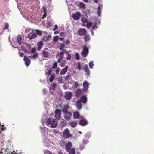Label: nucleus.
Here are the masks:
<instances>
[{"label": "nucleus", "instance_id": "1", "mask_svg": "<svg viewBox=\"0 0 154 154\" xmlns=\"http://www.w3.org/2000/svg\"><path fill=\"white\" fill-rule=\"evenodd\" d=\"M89 50L88 48L86 46H84L83 48V50L81 52V54L83 57H85L88 54Z\"/></svg>", "mask_w": 154, "mask_h": 154}, {"label": "nucleus", "instance_id": "2", "mask_svg": "<svg viewBox=\"0 0 154 154\" xmlns=\"http://www.w3.org/2000/svg\"><path fill=\"white\" fill-rule=\"evenodd\" d=\"M63 137L67 139L69 137H72V134L69 133V131L68 129H66L64 130L63 133Z\"/></svg>", "mask_w": 154, "mask_h": 154}, {"label": "nucleus", "instance_id": "3", "mask_svg": "<svg viewBox=\"0 0 154 154\" xmlns=\"http://www.w3.org/2000/svg\"><path fill=\"white\" fill-rule=\"evenodd\" d=\"M55 116L57 120L59 119L61 116V110L60 109H57L55 111Z\"/></svg>", "mask_w": 154, "mask_h": 154}, {"label": "nucleus", "instance_id": "4", "mask_svg": "<svg viewBox=\"0 0 154 154\" xmlns=\"http://www.w3.org/2000/svg\"><path fill=\"white\" fill-rule=\"evenodd\" d=\"M70 106L68 104H64L63 106L61 107V111L65 113L68 112V109L69 108Z\"/></svg>", "mask_w": 154, "mask_h": 154}, {"label": "nucleus", "instance_id": "5", "mask_svg": "<svg viewBox=\"0 0 154 154\" xmlns=\"http://www.w3.org/2000/svg\"><path fill=\"white\" fill-rule=\"evenodd\" d=\"M78 35L81 36L85 35L87 33V31L85 28H79L78 30Z\"/></svg>", "mask_w": 154, "mask_h": 154}, {"label": "nucleus", "instance_id": "6", "mask_svg": "<svg viewBox=\"0 0 154 154\" xmlns=\"http://www.w3.org/2000/svg\"><path fill=\"white\" fill-rule=\"evenodd\" d=\"M81 15L80 12H77L72 14V17L74 20H78L79 19Z\"/></svg>", "mask_w": 154, "mask_h": 154}, {"label": "nucleus", "instance_id": "7", "mask_svg": "<svg viewBox=\"0 0 154 154\" xmlns=\"http://www.w3.org/2000/svg\"><path fill=\"white\" fill-rule=\"evenodd\" d=\"M64 113V118L67 121L69 120L71 117V113L70 112H68Z\"/></svg>", "mask_w": 154, "mask_h": 154}, {"label": "nucleus", "instance_id": "8", "mask_svg": "<svg viewBox=\"0 0 154 154\" xmlns=\"http://www.w3.org/2000/svg\"><path fill=\"white\" fill-rule=\"evenodd\" d=\"M84 70L86 73V75L89 76L90 74V72L89 69H88V66L87 64H86L84 66Z\"/></svg>", "mask_w": 154, "mask_h": 154}, {"label": "nucleus", "instance_id": "9", "mask_svg": "<svg viewBox=\"0 0 154 154\" xmlns=\"http://www.w3.org/2000/svg\"><path fill=\"white\" fill-rule=\"evenodd\" d=\"M72 94L71 92H66L64 96V97L66 100H69L72 97Z\"/></svg>", "mask_w": 154, "mask_h": 154}, {"label": "nucleus", "instance_id": "10", "mask_svg": "<svg viewBox=\"0 0 154 154\" xmlns=\"http://www.w3.org/2000/svg\"><path fill=\"white\" fill-rule=\"evenodd\" d=\"M24 61H25V63L26 65L29 66L30 63V60L26 56H24L23 58Z\"/></svg>", "mask_w": 154, "mask_h": 154}, {"label": "nucleus", "instance_id": "11", "mask_svg": "<svg viewBox=\"0 0 154 154\" xmlns=\"http://www.w3.org/2000/svg\"><path fill=\"white\" fill-rule=\"evenodd\" d=\"M83 91H86L89 87L88 82L86 81H85L83 84Z\"/></svg>", "mask_w": 154, "mask_h": 154}, {"label": "nucleus", "instance_id": "12", "mask_svg": "<svg viewBox=\"0 0 154 154\" xmlns=\"http://www.w3.org/2000/svg\"><path fill=\"white\" fill-rule=\"evenodd\" d=\"M46 50H48V49L47 48H45L44 49V50L43 51V52H42V54L43 55V57L45 58H47L48 57L49 55V53Z\"/></svg>", "mask_w": 154, "mask_h": 154}, {"label": "nucleus", "instance_id": "13", "mask_svg": "<svg viewBox=\"0 0 154 154\" xmlns=\"http://www.w3.org/2000/svg\"><path fill=\"white\" fill-rule=\"evenodd\" d=\"M88 124V122L86 120L82 119L79 120V124L82 126L86 125Z\"/></svg>", "mask_w": 154, "mask_h": 154}, {"label": "nucleus", "instance_id": "14", "mask_svg": "<svg viewBox=\"0 0 154 154\" xmlns=\"http://www.w3.org/2000/svg\"><path fill=\"white\" fill-rule=\"evenodd\" d=\"M72 146V145L71 142H68L65 146L66 150L68 152H69V150L71 149V148Z\"/></svg>", "mask_w": 154, "mask_h": 154}, {"label": "nucleus", "instance_id": "15", "mask_svg": "<svg viewBox=\"0 0 154 154\" xmlns=\"http://www.w3.org/2000/svg\"><path fill=\"white\" fill-rule=\"evenodd\" d=\"M76 105L78 109H81L82 108V105L81 104V100H79L76 102Z\"/></svg>", "mask_w": 154, "mask_h": 154}, {"label": "nucleus", "instance_id": "16", "mask_svg": "<svg viewBox=\"0 0 154 154\" xmlns=\"http://www.w3.org/2000/svg\"><path fill=\"white\" fill-rule=\"evenodd\" d=\"M82 92V90L78 89L75 92V96L76 97H79L81 94Z\"/></svg>", "mask_w": 154, "mask_h": 154}, {"label": "nucleus", "instance_id": "17", "mask_svg": "<svg viewBox=\"0 0 154 154\" xmlns=\"http://www.w3.org/2000/svg\"><path fill=\"white\" fill-rule=\"evenodd\" d=\"M43 45V43L42 41H40L38 42L37 44V49L38 51H39L41 49Z\"/></svg>", "mask_w": 154, "mask_h": 154}, {"label": "nucleus", "instance_id": "18", "mask_svg": "<svg viewBox=\"0 0 154 154\" xmlns=\"http://www.w3.org/2000/svg\"><path fill=\"white\" fill-rule=\"evenodd\" d=\"M79 100H81V102H82V103L85 104L87 101V97L85 96H83L81 97Z\"/></svg>", "mask_w": 154, "mask_h": 154}, {"label": "nucleus", "instance_id": "19", "mask_svg": "<svg viewBox=\"0 0 154 154\" xmlns=\"http://www.w3.org/2000/svg\"><path fill=\"white\" fill-rule=\"evenodd\" d=\"M57 125V122L55 119H54L51 122V127L52 128H54L56 127Z\"/></svg>", "mask_w": 154, "mask_h": 154}, {"label": "nucleus", "instance_id": "20", "mask_svg": "<svg viewBox=\"0 0 154 154\" xmlns=\"http://www.w3.org/2000/svg\"><path fill=\"white\" fill-rule=\"evenodd\" d=\"M68 69V66H66V67L63 69L60 72V74L61 75H64L67 71Z\"/></svg>", "mask_w": 154, "mask_h": 154}, {"label": "nucleus", "instance_id": "21", "mask_svg": "<svg viewBox=\"0 0 154 154\" xmlns=\"http://www.w3.org/2000/svg\"><path fill=\"white\" fill-rule=\"evenodd\" d=\"M36 36V34L35 33L29 34L28 35V38H29L30 39H32L35 38Z\"/></svg>", "mask_w": 154, "mask_h": 154}, {"label": "nucleus", "instance_id": "22", "mask_svg": "<svg viewBox=\"0 0 154 154\" xmlns=\"http://www.w3.org/2000/svg\"><path fill=\"white\" fill-rule=\"evenodd\" d=\"M73 117L74 119H78L80 118L79 113L77 111H75L73 113Z\"/></svg>", "mask_w": 154, "mask_h": 154}, {"label": "nucleus", "instance_id": "23", "mask_svg": "<svg viewBox=\"0 0 154 154\" xmlns=\"http://www.w3.org/2000/svg\"><path fill=\"white\" fill-rule=\"evenodd\" d=\"M77 124V121H70L69 122V125L72 127H75Z\"/></svg>", "mask_w": 154, "mask_h": 154}, {"label": "nucleus", "instance_id": "24", "mask_svg": "<svg viewBox=\"0 0 154 154\" xmlns=\"http://www.w3.org/2000/svg\"><path fill=\"white\" fill-rule=\"evenodd\" d=\"M66 121L64 120H63V121H61L60 123V126L61 127H63L66 125Z\"/></svg>", "mask_w": 154, "mask_h": 154}, {"label": "nucleus", "instance_id": "25", "mask_svg": "<svg viewBox=\"0 0 154 154\" xmlns=\"http://www.w3.org/2000/svg\"><path fill=\"white\" fill-rule=\"evenodd\" d=\"M17 41L20 45H22L21 38L20 36H18L17 38Z\"/></svg>", "mask_w": 154, "mask_h": 154}, {"label": "nucleus", "instance_id": "26", "mask_svg": "<svg viewBox=\"0 0 154 154\" xmlns=\"http://www.w3.org/2000/svg\"><path fill=\"white\" fill-rule=\"evenodd\" d=\"M79 7L82 9H84L85 8V5L82 2H80L79 4Z\"/></svg>", "mask_w": 154, "mask_h": 154}, {"label": "nucleus", "instance_id": "27", "mask_svg": "<svg viewBox=\"0 0 154 154\" xmlns=\"http://www.w3.org/2000/svg\"><path fill=\"white\" fill-rule=\"evenodd\" d=\"M55 74L54 73L53 74L50 78L49 79V81L50 82H52L55 78L54 77Z\"/></svg>", "mask_w": 154, "mask_h": 154}, {"label": "nucleus", "instance_id": "28", "mask_svg": "<svg viewBox=\"0 0 154 154\" xmlns=\"http://www.w3.org/2000/svg\"><path fill=\"white\" fill-rule=\"evenodd\" d=\"M77 69L79 71H80L81 70L82 67L81 65V63L80 62H78L76 65Z\"/></svg>", "mask_w": 154, "mask_h": 154}, {"label": "nucleus", "instance_id": "29", "mask_svg": "<svg viewBox=\"0 0 154 154\" xmlns=\"http://www.w3.org/2000/svg\"><path fill=\"white\" fill-rule=\"evenodd\" d=\"M38 54L35 53L33 55H32L30 56H28L29 57H30V58H33V59H35L38 57Z\"/></svg>", "mask_w": 154, "mask_h": 154}, {"label": "nucleus", "instance_id": "30", "mask_svg": "<svg viewBox=\"0 0 154 154\" xmlns=\"http://www.w3.org/2000/svg\"><path fill=\"white\" fill-rule=\"evenodd\" d=\"M57 86V84L56 83H53L52 84L51 87H50V89L52 90H55V87L56 86Z\"/></svg>", "mask_w": 154, "mask_h": 154}, {"label": "nucleus", "instance_id": "31", "mask_svg": "<svg viewBox=\"0 0 154 154\" xmlns=\"http://www.w3.org/2000/svg\"><path fill=\"white\" fill-rule=\"evenodd\" d=\"M51 37V35H49L47 38L44 37H43V39H44V40L45 41H48L50 40Z\"/></svg>", "mask_w": 154, "mask_h": 154}, {"label": "nucleus", "instance_id": "32", "mask_svg": "<svg viewBox=\"0 0 154 154\" xmlns=\"http://www.w3.org/2000/svg\"><path fill=\"white\" fill-rule=\"evenodd\" d=\"M51 122L52 121L51 119H48L46 122V124L48 126H49V125L51 126Z\"/></svg>", "mask_w": 154, "mask_h": 154}, {"label": "nucleus", "instance_id": "33", "mask_svg": "<svg viewBox=\"0 0 154 154\" xmlns=\"http://www.w3.org/2000/svg\"><path fill=\"white\" fill-rule=\"evenodd\" d=\"M66 62V60H63L61 63L60 66L61 67H63L65 66V64Z\"/></svg>", "mask_w": 154, "mask_h": 154}, {"label": "nucleus", "instance_id": "34", "mask_svg": "<svg viewBox=\"0 0 154 154\" xmlns=\"http://www.w3.org/2000/svg\"><path fill=\"white\" fill-rule=\"evenodd\" d=\"M9 28V25L7 23H5L4 25V27L3 29V30H6Z\"/></svg>", "mask_w": 154, "mask_h": 154}, {"label": "nucleus", "instance_id": "35", "mask_svg": "<svg viewBox=\"0 0 154 154\" xmlns=\"http://www.w3.org/2000/svg\"><path fill=\"white\" fill-rule=\"evenodd\" d=\"M65 48V45L63 44H61L60 46V51L63 50Z\"/></svg>", "mask_w": 154, "mask_h": 154}, {"label": "nucleus", "instance_id": "36", "mask_svg": "<svg viewBox=\"0 0 154 154\" xmlns=\"http://www.w3.org/2000/svg\"><path fill=\"white\" fill-rule=\"evenodd\" d=\"M69 154H75V149L74 148L71 149L69 150Z\"/></svg>", "mask_w": 154, "mask_h": 154}, {"label": "nucleus", "instance_id": "37", "mask_svg": "<svg viewBox=\"0 0 154 154\" xmlns=\"http://www.w3.org/2000/svg\"><path fill=\"white\" fill-rule=\"evenodd\" d=\"M89 65L90 68H93V66L94 65V64H93V61H91L89 63Z\"/></svg>", "mask_w": 154, "mask_h": 154}, {"label": "nucleus", "instance_id": "38", "mask_svg": "<svg viewBox=\"0 0 154 154\" xmlns=\"http://www.w3.org/2000/svg\"><path fill=\"white\" fill-rule=\"evenodd\" d=\"M85 41L86 42H87L89 41L90 40L89 36L86 35L84 37Z\"/></svg>", "mask_w": 154, "mask_h": 154}, {"label": "nucleus", "instance_id": "39", "mask_svg": "<svg viewBox=\"0 0 154 154\" xmlns=\"http://www.w3.org/2000/svg\"><path fill=\"white\" fill-rule=\"evenodd\" d=\"M5 153L8 154V151L7 150L5 149H2L1 152H0V153Z\"/></svg>", "mask_w": 154, "mask_h": 154}, {"label": "nucleus", "instance_id": "40", "mask_svg": "<svg viewBox=\"0 0 154 154\" xmlns=\"http://www.w3.org/2000/svg\"><path fill=\"white\" fill-rule=\"evenodd\" d=\"M21 48L25 53L28 52V51L27 50L26 48L22 46H21Z\"/></svg>", "mask_w": 154, "mask_h": 154}, {"label": "nucleus", "instance_id": "41", "mask_svg": "<svg viewBox=\"0 0 154 154\" xmlns=\"http://www.w3.org/2000/svg\"><path fill=\"white\" fill-rule=\"evenodd\" d=\"M24 44L26 47L28 49L30 48L31 47V45L30 44L26 43H24Z\"/></svg>", "mask_w": 154, "mask_h": 154}, {"label": "nucleus", "instance_id": "42", "mask_svg": "<svg viewBox=\"0 0 154 154\" xmlns=\"http://www.w3.org/2000/svg\"><path fill=\"white\" fill-rule=\"evenodd\" d=\"M36 35L37 34L38 35H40L42 34V31H40L37 29L36 30Z\"/></svg>", "mask_w": 154, "mask_h": 154}, {"label": "nucleus", "instance_id": "43", "mask_svg": "<svg viewBox=\"0 0 154 154\" xmlns=\"http://www.w3.org/2000/svg\"><path fill=\"white\" fill-rule=\"evenodd\" d=\"M81 21L83 23H85L87 22V20L85 18L82 17L81 18Z\"/></svg>", "mask_w": 154, "mask_h": 154}, {"label": "nucleus", "instance_id": "44", "mask_svg": "<svg viewBox=\"0 0 154 154\" xmlns=\"http://www.w3.org/2000/svg\"><path fill=\"white\" fill-rule=\"evenodd\" d=\"M75 59L76 60L79 59V55L78 53H76L75 54Z\"/></svg>", "mask_w": 154, "mask_h": 154}, {"label": "nucleus", "instance_id": "45", "mask_svg": "<svg viewBox=\"0 0 154 154\" xmlns=\"http://www.w3.org/2000/svg\"><path fill=\"white\" fill-rule=\"evenodd\" d=\"M71 57V55L69 54H68L67 56L66 57V59L67 60H70Z\"/></svg>", "mask_w": 154, "mask_h": 154}, {"label": "nucleus", "instance_id": "46", "mask_svg": "<svg viewBox=\"0 0 154 154\" xmlns=\"http://www.w3.org/2000/svg\"><path fill=\"white\" fill-rule=\"evenodd\" d=\"M59 37L58 36H55L53 38V41L55 42H57L58 39Z\"/></svg>", "mask_w": 154, "mask_h": 154}, {"label": "nucleus", "instance_id": "47", "mask_svg": "<svg viewBox=\"0 0 154 154\" xmlns=\"http://www.w3.org/2000/svg\"><path fill=\"white\" fill-rule=\"evenodd\" d=\"M92 24V23L91 22L88 23L87 24V26L88 28H89Z\"/></svg>", "mask_w": 154, "mask_h": 154}, {"label": "nucleus", "instance_id": "48", "mask_svg": "<svg viewBox=\"0 0 154 154\" xmlns=\"http://www.w3.org/2000/svg\"><path fill=\"white\" fill-rule=\"evenodd\" d=\"M79 84L78 81H76L74 84V87L75 88H76L78 86H79Z\"/></svg>", "mask_w": 154, "mask_h": 154}, {"label": "nucleus", "instance_id": "49", "mask_svg": "<svg viewBox=\"0 0 154 154\" xmlns=\"http://www.w3.org/2000/svg\"><path fill=\"white\" fill-rule=\"evenodd\" d=\"M57 63L56 62H55L53 64V65L52 67L53 69L57 67Z\"/></svg>", "mask_w": 154, "mask_h": 154}, {"label": "nucleus", "instance_id": "50", "mask_svg": "<svg viewBox=\"0 0 154 154\" xmlns=\"http://www.w3.org/2000/svg\"><path fill=\"white\" fill-rule=\"evenodd\" d=\"M51 69L49 70L48 72L47 73H46L45 74L46 75H50L51 74Z\"/></svg>", "mask_w": 154, "mask_h": 154}, {"label": "nucleus", "instance_id": "51", "mask_svg": "<svg viewBox=\"0 0 154 154\" xmlns=\"http://www.w3.org/2000/svg\"><path fill=\"white\" fill-rule=\"evenodd\" d=\"M70 79V75H67L65 78V80L66 81H67L68 80H69Z\"/></svg>", "mask_w": 154, "mask_h": 154}, {"label": "nucleus", "instance_id": "52", "mask_svg": "<svg viewBox=\"0 0 154 154\" xmlns=\"http://www.w3.org/2000/svg\"><path fill=\"white\" fill-rule=\"evenodd\" d=\"M60 70V69L59 68H57V69L56 71V74L59 75Z\"/></svg>", "mask_w": 154, "mask_h": 154}, {"label": "nucleus", "instance_id": "53", "mask_svg": "<svg viewBox=\"0 0 154 154\" xmlns=\"http://www.w3.org/2000/svg\"><path fill=\"white\" fill-rule=\"evenodd\" d=\"M36 51V49L35 48H32L31 49V53H34Z\"/></svg>", "mask_w": 154, "mask_h": 154}, {"label": "nucleus", "instance_id": "54", "mask_svg": "<svg viewBox=\"0 0 154 154\" xmlns=\"http://www.w3.org/2000/svg\"><path fill=\"white\" fill-rule=\"evenodd\" d=\"M19 55L21 57H23V55L24 54L23 53V52H19Z\"/></svg>", "mask_w": 154, "mask_h": 154}, {"label": "nucleus", "instance_id": "55", "mask_svg": "<svg viewBox=\"0 0 154 154\" xmlns=\"http://www.w3.org/2000/svg\"><path fill=\"white\" fill-rule=\"evenodd\" d=\"M70 42L69 39H67L66 42V45H68L69 44H70Z\"/></svg>", "mask_w": 154, "mask_h": 154}, {"label": "nucleus", "instance_id": "56", "mask_svg": "<svg viewBox=\"0 0 154 154\" xmlns=\"http://www.w3.org/2000/svg\"><path fill=\"white\" fill-rule=\"evenodd\" d=\"M42 8L44 14H46V8L45 7H43Z\"/></svg>", "mask_w": 154, "mask_h": 154}, {"label": "nucleus", "instance_id": "57", "mask_svg": "<svg viewBox=\"0 0 154 154\" xmlns=\"http://www.w3.org/2000/svg\"><path fill=\"white\" fill-rule=\"evenodd\" d=\"M58 28V26L57 25H56L54 27L53 29V30L54 31H55Z\"/></svg>", "mask_w": 154, "mask_h": 154}, {"label": "nucleus", "instance_id": "58", "mask_svg": "<svg viewBox=\"0 0 154 154\" xmlns=\"http://www.w3.org/2000/svg\"><path fill=\"white\" fill-rule=\"evenodd\" d=\"M45 153L46 154H53L48 150H47L45 152Z\"/></svg>", "mask_w": 154, "mask_h": 154}, {"label": "nucleus", "instance_id": "59", "mask_svg": "<svg viewBox=\"0 0 154 154\" xmlns=\"http://www.w3.org/2000/svg\"><path fill=\"white\" fill-rule=\"evenodd\" d=\"M62 51H63V52L64 53H67L68 52L66 50V49H63V50H62Z\"/></svg>", "mask_w": 154, "mask_h": 154}, {"label": "nucleus", "instance_id": "60", "mask_svg": "<svg viewBox=\"0 0 154 154\" xmlns=\"http://www.w3.org/2000/svg\"><path fill=\"white\" fill-rule=\"evenodd\" d=\"M60 35L62 37L64 36V33H63V32H61L60 33Z\"/></svg>", "mask_w": 154, "mask_h": 154}, {"label": "nucleus", "instance_id": "61", "mask_svg": "<svg viewBox=\"0 0 154 154\" xmlns=\"http://www.w3.org/2000/svg\"><path fill=\"white\" fill-rule=\"evenodd\" d=\"M58 81L60 82H62V78H58Z\"/></svg>", "mask_w": 154, "mask_h": 154}, {"label": "nucleus", "instance_id": "62", "mask_svg": "<svg viewBox=\"0 0 154 154\" xmlns=\"http://www.w3.org/2000/svg\"><path fill=\"white\" fill-rule=\"evenodd\" d=\"M62 60V59H61L60 58H58V59L57 62L58 63H60V62H61Z\"/></svg>", "mask_w": 154, "mask_h": 154}, {"label": "nucleus", "instance_id": "63", "mask_svg": "<svg viewBox=\"0 0 154 154\" xmlns=\"http://www.w3.org/2000/svg\"><path fill=\"white\" fill-rule=\"evenodd\" d=\"M101 12V11L98 10V16L99 17L100 16V14Z\"/></svg>", "mask_w": 154, "mask_h": 154}, {"label": "nucleus", "instance_id": "64", "mask_svg": "<svg viewBox=\"0 0 154 154\" xmlns=\"http://www.w3.org/2000/svg\"><path fill=\"white\" fill-rule=\"evenodd\" d=\"M64 36L62 37H60V39L61 41H63L64 38Z\"/></svg>", "mask_w": 154, "mask_h": 154}]
</instances>
